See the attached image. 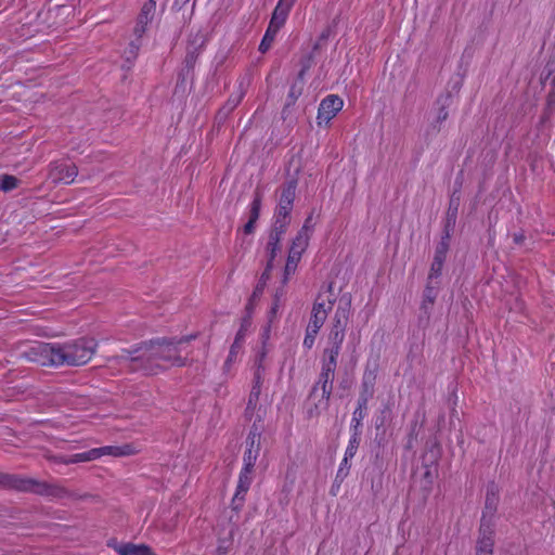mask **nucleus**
<instances>
[{
    "label": "nucleus",
    "mask_w": 555,
    "mask_h": 555,
    "mask_svg": "<svg viewBox=\"0 0 555 555\" xmlns=\"http://www.w3.org/2000/svg\"><path fill=\"white\" fill-rule=\"evenodd\" d=\"M193 337L144 341L133 349L122 350L120 354L111 358L109 362L128 372H143L145 375H154L172 366H184L186 359L179 354L178 346Z\"/></svg>",
    "instance_id": "obj_1"
},
{
    "label": "nucleus",
    "mask_w": 555,
    "mask_h": 555,
    "mask_svg": "<svg viewBox=\"0 0 555 555\" xmlns=\"http://www.w3.org/2000/svg\"><path fill=\"white\" fill-rule=\"evenodd\" d=\"M0 485L18 491L34 492L39 495L52 496L55 499L87 500L93 498V495L89 493L79 494L60 483H48L10 474H0Z\"/></svg>",
    "instance_id": "obj_2"
},
{
    "label": "nucleus",
    "mask_w": 555,
    "mask_h": 555,
    "mask_svg": "<svg viewBox=\"0 0 555 555\" xmlns=\"http://www.w3.org/2000/svg\"><path fill=\"white\" fill-rule=\"evenodd\" d=\"M335 371V366L322 363L318 380L312 386L308 398L310 404L308 408L309 417L319 416L322 411L328 409Z\"/></svg>",
    "instance_id": "obj_3"
},
{
    "label": "nucleus",
    "mask_w": 555,
    "mask_h": 555,
    "mask_svg": "<svg viewBox=\"0 0 555 555\" xmlns=\"http://www.w3.org/2000/svg\"><path fill=\"white\" fill-rule=\"evenodd\" d=\"M96 346V341L92 338H79L59 345L60 366H78L88 363L95 353Z\"/></svg>",
    "instance_id": "obj_4"
},
{
    "label": "nucleus",
    "mask_w": 555,
    "mask_h": 555,
    "mask_svg": "<svg viewBox=\"0 0 555 555\" xmlns=\"http://www.w3.org/2000/svg\"><path fill=\"white\" fill-rule=\"evenodd\" d=\"M23 354L28 361L41 366H60L59 345L38 343Z\"/></svg>",
    "instance_id": "obj_5"
},
{
    "label": "nucleus",
    "mask_w": 555,
    "mask_h": 555,
    "mask_svg": "<svg viewBox=\"0 0 555 555\" xmlns=\"http://www.w3.org/2000/svg\"><path fill=\"white\" fill-rule=\"evenodd\" d=\"M297 181L287 180L280 188V197L274 212V219L291 222V211L296 197Z\"/></svg>",
    "instance_id": "obj_6"
},
{
    "label": "nucleus",
    "mask_w": 555,
    "mask_h": 555,
    "mask_svg": "<svg viewBox=\"0 0 555 555\" xmlns=\"http://www.w3.org/2000/svg\"><path fill=\"white\" fill-rule=\"evenodd\" d=\"M350 298V295H344L339 300L335 314L332 319V324L327 337L345 339V332L351 309Z\"/></svg>",
    "instance_id": "obj_7"
},
{
    "label": "nucleus",
    "mask_w": 555,
    "mask_h": 555,
    "mask_svg": "<svg viewBox=\"0 0 555 555\" xmlns=\"http://www.w3.org/2000/svg\"><path fill=\"white\" fill-rule=\"evenodd\" d=\"M438 450L431 448L423 455L422 474L420 477V485L424 492V498L430 493L433 483L438 476Z\"/></svg>",
    "instance_id": "obj_8"
},
{
    "label": "nucleus",
    "mask_w": 555,
    "mask_h": 555,
    "mask_svg": "<svg viewBox=\"0 0 555 555\" xmlns=\"http://www.w3.org/2000/svg\"><path fill=\"white\" fill-rule=\"evenodd\" d=\"M78 175V168L75 164L66 162H52L48 167V179L52 183L70 184Z\"/></svg>",
    "instance_id": "obj_9"
},
{
    "label": "nucleus",
    "mask_w": 555,
    "mask_h": 555,
    "mask_svg": "<svg viewBox=\"0 0 555 555\" xmlns=\"http://www.w3.org/2000/svg\"><path fill=\"white\" fill-rule=\"evenodd\" d=\"M260 427L254 423L248 437L246 439V451L244 453V466L247 468L254 469V466L256 464V461L259 456L260 452V440H261V433Z\"/></svg>",
    "instance_id": "obj_10"
},
{
    "label": "nucleus",
    "mask_w": 555,
    "mask_h": 555,
    "mask_svg": "<svg viewBox=\"0 0 555 555\" xmlns=\"http://www.w3.org/2000/svg\"><path fill=\"white\" fill-rule=\"evenodd\" d=\"M344 102L338 95H327L322 100L318 109V125H328L336 114L343 108Z\"/></svg>",
    "instance_id": "obj_11"
},
{
    "label": "nucleus",
    "mask_w": 555,
    "mask_h": 555,
    "mask_svg": "<svg viewBox=\"0 0 555 555\" xmlns=\"http://www.w3.org/2000/svg\"><path fill=\"white\" fill-rule=\"evenodd\" d=\"M499 504V491L494 483H491L487 488L485 508L481 516L480 527L489 526L493 528V518L498 509Z\"/></svg>",
    "instance_id": "obj_12"
},
{
    "label": "nucleus",
    "mask_w": 555,
    "mask_h": 555,
    "mask_svg": "<svg viewBox=\"0 0 555 555\" xmlns=\"http://www.w3.org/2000/svg\"><path fill=\"white\" fill-rule=\"evenodd\" d=\"M156 14V1L147 0L143 3L141 11L137 18V24L133 34L138 39H141L146 31L147 25L154 20Z\"/></svg>",
    "instance_id": "obj_13"
},
{
    "label": "nucleus",
    "mask_w": 555,
    "mask_h": 555,
    "mask_svg": "<svg viewBox=\"0 0 555 555\" xmlns=\"http://www.w3.org/2000/svg\"><path fill=\"white\" fill-rule=\"evenodd\" d=\"M251 473H253V469L247 468V467H243L240 473L236 491L232 499V508L235 511H240L243 505V502L245 500V494L247 493V491L251 485V480H253Z\"/></svg>",
    "instance_id": "obj_14"
},
{
    "label": "nucleus",
    "mask_w": 555,
    "mask_h": 555,
    "mask_svg": "<svg viewBox=\"0 0 555 555\" xmlns=\"http://www.w3.org/2000/svg\"><path fill=\"white\" fill-rule=\"evenodd\" d=\"M251 322L249 318H244L242 320L241 328L236 333L235 339L230 348L228 358L224 362V370H230L232 364L236 361L238 353L242 350L243 341L245 338L246 331L250 326Z\"/></svg>",
    "instance_id": "obj_15"
},
{
    "label": "nucleus",
    "mask_w": 555,
    "mask_h": 555,
    "mask_svg": "<svg viewBox=\"0 0 555 555\" xmlns=\"http://www.w3.org/2000/svg\"><path fill=\"white\" fill-rule=\"evenodd\" d=\"M362 387H363V390L359 398L358 406L353 412L352 421H351L352 429L356 431H360V428L362 426V420L364 418V415H365L364 411L366 410L367 400H369V397H371L372 392H373L372 384H370L365 379L363 380Z\"/></svg>",
    "instance_id": "obj_16"
},
{
    "label": "nucleus",
    "mask_w": 555,
    "mask_h": 555,
    "mask_svg": "<svg viewBox=\"0 0 555 555\" xmlns=\"http://www.w3.org/2000/svg\"><path fill=\"white\" fill-rule=\"evenodd\" d=\"M296 0H279L278 5L275 7L268 28L279 33V30L283 27L288 16V13L294 5Z\"/></svg>",
    "instance_id": "obj_17"
},
{
    "label": "nucleus",
    "mask_w": 555,
    "mask_h": 555,
    "mask_svg": "<svg viewBox=\"0 0 555 555\" xmlns=\"http://www.w3.org/2000/svg\"><path fill=\"white\" fill-rule=\"evenodd\" d=\"M93 454L94 459H99L104 455H111V456H128L135 454L138 451L133 444L126 443L122 446H106L101 448H94Z\"/></svg>",
    "instance_id": "obj_18"
},
{
    "label": "nucleus",
    "mask_w": 555,
    "mask_h": 555,
    "mask_svg": "<svg viewBox=\"0 0 555 555\" xmlns=\"http://www.w3.org/2000/svg\"><path fill=\"white\" fill-rule=\"evenodd\" d=\"M493 528L480 527L476 545V555H493Z\"/></svg>",
    "instance_id": "obj_19"
},
{
    "label": "nucleus",
    "mask_w": 555,
    "mask_h": 555,
    "mask_svg": "<svg viewBox=\"0 0 555 555\" xmlns=\"http://www.w3.org/2000/svg\"><path fill=\"white\" fill-rule=\"evenodd\" d=\"M262 383L261 380H255L253 379V386H251V389H250V392H249V396H248V401H247V406H246V416H248L249 418H253L254 416H256V418L258 421L261 420V414H260V406L258 404L259 402V397H260V393H261V386H262Z\"/></svg>",
    "instance_id": "obj_20"
},
{
    "label": "nucleus",
    "mask_w": 555,
    "mask_h": 555,
    "mask_svg": "<svg viewBox=\"0 0 555 555\" xmlns=\"http://www.w3.org/2000/svg\"><path fill=\"white\" fill-rule=\"evenodd\" d=\"M345 339L327 337L326 347L323 350L322 363L337 367V358Z\"/></svg>",
    "instance_id": "obj_21"
},
{
    "label": "nucleus",
    "mask_w": 555,
    "mask_h": 555,
    "mask_svg": "<svg viewBox=\"0 0 555 555\" xmlns=\"http://www.w3.org/2000/svg\"><path fill=\"white\" fill-rule=\"evenodd\" d=\"M333 302L328 300L325 301H315L311 312V319L309 324L312 327L321 328L327 318L328 311L332 310Z\"/></svg>",
    "instance_id": "obj_22"
},
{
    "label": "nucleus",
    "mask_w": 555,
    "mask_h": 555,
    "mask_svg": "<svg viewBox=\"0 0 555 555\" xmlns=\"http://www.w3.org/2000/svg\"><path fill=\"white\" fill-rule=\"evenodd\" d=\"M205 44V36L199 31L194 35V37L190 40L186 55H185V64L188 67H193L196 59L199 54L201 49Z\"/></svg>",
    "instance_id": "obj_23"
},
{
    "label": "nucleus",
    "mask_w": 555,
    "mask_h": 555,
    "mask_svg": "<svg viewBox=\"0 0 555 555\" xmlns=\"http://www.w3.org/2000/svg\"><path fill=\"white\" fill-rule=\"evenodd\" d=\"M114 548L119 555H156L153 550L145 544L122 543L116 545Z\"/></svg>",
    "instance_id": "obj_24"
},
{
    "label": "nucleus",
    "mask_w": 555,
    "mask_h": 555,
    "mask_svg": "<svg viewBox=\"0 0 555 555\" xmlns=\"http://www.w3.org/2000/svg\"><path fill=\"white\" fill-rule=\"evenodd\" d=\"M268 354V348L266 343H262L261 349L257 352L255 358V372H254V379L255 380H264L266 371L268 369V363H266V358Z\"/></svg>",
    "instance_id": "obj_25"
},
{
    "label": "nucleus",
    "mask_w": 555,
    "mask_h": 555,
    "mask_svg": "<svg viewBox=\"0 0 555 555\" xmlns=\"http://www.w3.org/2000/svg\"><path fill=\"white\" fill-rule=\"evenodd\" d=\"M310 236L307 235V230H299L297 235L292 242V246L289 248L288 253H294L297 256L302 255V253L306 250L309 244Z\"/></svg>",
    "instance_id": "obj_26"
},
{
    "label": "nucleus",
    "mask_w": 555,
    "mask_h": 555,
    "mask_svg": "<svg viewBox=\"0 0 555 555\" xmlns=\"http://www.w3.org/2000/svg\"><path fill=\"white\" fill-rule=\"evenodd\" d=\"M288 224H289V222L274 219V223L269 233V240H268L269 245H274V244L281 243V240L284 236Z\"/></svg>",
    "instance_id": "obj_27"
},
{
    "label": "nucleus",
    "mask_w": 555,
    "mask_h": 555,
    "mask_svg": "<svg viewBox=\"0 0 555 555\" xmlns=\"http://www.w3.org/2000/svg\"><path fill=\"white\" fill-rule=\"evenodd\" d=\"M437 296V286L433 283L428 282L423 294L422 309L425 313H428V310L435 302Z\"/></svg>",
    "instance_id": "obj_28"
},
{
    "label": "nucleus",
    "mask_w": 555,
    "mask_h": 555,
    "mask_svg": "<svg viewBox=\"0 0 555 555\" xmlns=\"http://www.w3.org/2000/svg\"><path fill=\"white\" fill-rule=\"evenodd\" d=\"M300 258V256H297L294 253H288L287 261L284 268L283 284H285L289 276L295 273Z\"/></svg>",
    "instance_id": "obj_29"
},
{
    "label": "nucleus",
    "mask_w": 555,
    "mask_h": 555,
    "mask_svg": "<svg viewBox=\"0 0 555 555\" xmlns=\"http://www.w3.org/2000/svg\"><path fill=\"white\" fill-rule=\"evenodd\" d=\"M21 184V180L12 175H0V190L8 193L17 189Z\"/></svg>",
    "instance_id": "obj_30"
},
{
    "label": "nucleus",
    "mask_w": 555,
    "mask_h": 555,
    "mask_svg": "<svg viewBox=\"0 0 555 555\" xmlns=\"http://www.w3.org/2000/svg\"><path fill=\"white\" fill-rule=\"evenodd\" d=\"M449 240H450V234L447 231L444 236H442L441 241L436 246L434 260H439V261L444 262V260L447 258L448 250H449Z\"/></svg>",
    "instance_id": "obj_31"
},
{
    "label": "nucleus",
    "mask_w": 555,
    "mask_h": 555,
    "mask_svg": "<svg viewBox=\"0 0 555 555\" xmlns=\"http://www.w3.org/2000/svg\"><path fill=\"white\" fill-rule=\"evenodd\" d=\"M280 250H281V244L269 245V242L267 243L268 261H267L266 270L262 274V279L269 278V273L273 267V260Z\"/></svg>",
    "instance_id": "obj_32"
},
{
    "label": "nucleus",
    "mask_w": 555,
    "mask_h": 555,
    "mask_svg": "<svg viewBox=\"0 0 555 555\" xmlns=\"http://www.w3.org/2000/svg\"><path fill=\"white\" fill-rule=\"evenodd\" d=\"M359 444H360V431L353 430V434L350 437L349 443L345 451V455H347V459H352L356 455Z\"/></svg>",
    "instance_id": "obj_33"
},
{
    "label": "nucleus",
    "mask_w": 555,
    "mask_h": 555,
    "mask_svg": "<svg viewBox=\"0 0 555 555\" xmlns=\"http://www.w3.org/2000/svg\"><path fill=\"white\" fill-rule=\"evenodd\" d=\"M260 207H261V194L259 192L255 193V197L250 205V211H249V220L251 222H256L259 218L260 214Z\"/></svg>",
    "instance_id": "obj_34"
},
{
    "label": "nucleus",
    "mask_w": 555,
    "mask_h": 555,
    "mask_svg": "<svg viewBox=\"0 0 555 555\" xmlns=\"http://www.w3.org/2000/svg\"><path fill=\"white\" fill-rule=\"evenodd\" d=\"M276 34V31L267 28V31L259 44V51L261 53H266L271 48V44L273 43Z\"/></svg>",
    "instance_id": "obj_35"
},
{
    "label": "nucleus",
    "mask_w": 555,
    "mask_h": 555,
    "mask_svg": "<svg viewBox=\"0 0 555 555\" xmlns=\"http://www.w3.org/2000/svg\"><path fill=\"white\" fill-rule=\"evenodd\" d=\"M350 461L351 459H347V455H344V459L336 473V481L341 482L348 476L351 466Z\"/></svg>",
    "instance_id": "obj_36"
},
{
    "label": "nucleus",
    "mask_w": 555,
    "mask_h": 555,
    "mask_svg": "<svg viewBox=\"0 0 555 555\" xmlns=\"http://www.w3.org/2000/svg\"><path fill=\"white\" fill-rule=\"evenodd\" d=\"M94 454H93V450H89L87 452H83V453H78V454H74L72 456H68V461L67 463L68 464H76V463H80V462H91V461H94Z\"/></svg>",
    "instance_id": "obj_37"
},
{
    "label": "nucleus",
    "mask_w": 555,
    "mask_h": 555,
    "mask_svg": "<svg viewBox=\"0 0 555 555\" xmlns=\"http://www.w3.org/2000/svg\"><path fill=\"white\" fill-rule=\"evenodd\" d=\"M443 263V261L433 260L428 274V282L434 284V281L441 275Z\"/></svg>",
    "instance_id": "obj_38"
},
{
    "label": "nucleus",
    "mask_w": 555,
    "mask_h": 555,
    "mask_svg": "<svg viewBox=\"0 0 555 555\" xmlns=\"http://www.w3.org/2000/svg\"><path fill=\"white\" fill-rule=\"evenodd\" d=\"M44 457L50 461V462H53V463H56V464H65V465H68L67 461H68V456H64V455H54V454H51V453H47L44 454Z\"/></svg>",
    "instance_id": "obj_39"
},
{
    "label": "nucleus",
    "mask_w": 555,
    "mask_h": 555,
    "mask_svg": "<svg viewBox=\"0 0 555 555\" xmlns=\"http://www.w3.org/2000/svg\"><path fill=\"white\" fill-rule=\"evenodd\" d=\"M138 40L139 39L137 38L135 41H132L127 50V54H129V56L131 57H135L139 52L140 43L138 42Z\"/></svg>",
    "instance_id": "obj_40"
},
{
    "label": "nucleus",
    "mask_w": 555,
    "mask_h": 555,
    "mask_svg": "<svg viewBox=\"0 0 555 555\" xmlns=\"http://www.w3.org/2000/svg\"><path fill=\"white\" fill-rule=\"evenodd\" d=\"M448 116H449V114H448L447 108L444 106H441L438 109V113H437L436 124L440 125L441 122H443L448 118Z\"/></svg>",
    "instance_id": "obj_41"
},
{
    "label": "nucleus",
    "mask_w": 555,
    "mask_h": 555,
    "mask_svg": "<svg viewBox=\"0 0 555 555\" xmlns=\"http://www.w3.org/2000/svg\"><path fill=\"white\" fill-rule=\"evenodd\" d=\"M305 229L307 230V235L311 236V234L313 232L312 215L307 217V219L305 220V223L300 230H305Z\"/></svg>",
    "instance_id": "obj_42"
},
{
    "label": "nucleus",
    "mask_w": 555,
    "mask_h": 555,
    "mask_svg": "<svg viewBox=\"0 0 555 555\" xmlns=\"http://www.w3.org/2000/svg\"><path fill=\"white\" fill-rule=\"evenodd\" d=\"M311 64H312V55H309L307 57V60H305L302 62V68L300 70V73H299L300 77L305 74L306 70H308L311 67Z\"/></svg>",
    "instance_id": "obj_43"
},
{
    "label": "nucleus",
    "mask_w": 555,
    "mask_h": 555,
    "mask_svg": "<svg viewBox=\"0 0 555 555\" xmlns=\"http://www.w3.org/2000/svg\"><path fill=\"white\" fill-rule=\"evenodd\" d=\"M242 99V93H240L236 98L234 99H230L227 106H228V111H232L241 101Z\"/></svg>",
    "instance_id": "obj_44"
},
{
    "label": "nucleus",
    "mask_w": 555,
    "mask_h": 555,
    "mask_svg": "<svg viewBox=\"0 0 555 555\" xmlns=\"http://www.w3.org/2000/svg\"><path fill=\"white\" fill-rule=\"evenodd\" d=\"M315 337L306 335L304 338V346L308 349H311L314 345Z\"/></svg>",
    "instance_id": "obj_45"
},
{
    "label": "nucleus",
    "mask_w": 555,
    "mask_h": 555,
    "mask_svg": "<svg viewBox=\"0 0 555 555\" xmlns=\"http://www.w3.org/2000/svg\"><path fill=\"white\" fill-rule=\"evenodd\" d=\"M299 93H300L299 89L297 90L295 86L291 87L288 96L292 99V103L295 102V100L298 98Z\"/></svg>",
    "instance_id": "obj_46"
},
{
    "label": "nucleus",
    "mask_w": 555,
    "mask_h": 555,
    "mask_svg": "<svg viewBox=\"0 0 555 555\" xmlns=\"http://www.w3.org/2000/svg\"><path fill=\"white\" fill-rule=\"evenodd\" d=\"M319 331H320L319 328L312 327L310 324H308L307 330H306V335L317 337Z\"/></svg>",
    "instance_id": "obj_47"
},
{
    "label": "nucleus",
    "mask_w": 555,
    "mask_h": 555,
    "mask_svg": "<svg viewBox=\"0 0 555 555\" xmlns=\"http://www.w3.org/2000/svg\"><path fill=\"white\" fill-rule=\"evenodd\" d=\"M256 222H251V220H248V222L244 225V232L246 234H250L254 231Z\"/></svg>",
    "instance_id": "obj_48"
},
{
    "label": "nucleus",
    "mask_w": 555,
    "mask_h": 555,
    "mask_svg": "<svg viewBox=\"0 0 555 555\" xmlns=\"http://www.w3.org/2000/svg\"><path fill=\"white\" fill-rule=\"evenodd\" d=\"M513 240L516 244H521L525 241V235L524 233H515Z\"/></svg>",
    "instance_id": "obj_49"
},
{
    "label": "nucleus",
    "mask_w": 555,
    "mask_h": 555,
    "mask_svg": "<svg viewBox=\"0 0 555 555\" xmlns=\"http://www.w3.org/2000/svg\"><path fill=\"white\" fill-rule=\"evenodd\" d=\"M190 0H176V3L180 7H184Z\"/></svg>",
    "instance_id": "obj_50"
},
{
    "label": "nucleus",
    "mask_w": 555,
    "mask_h": 555,
    "mask_svg": "<svg viewBox=\"0 0 555 555\" xmlns=\"http://www.w3.org/2000/svg\"><path fill=\"white\" fill-rule=\"evenodd\" d=\"M278 307H279V305H278V302H275L274 306L271 309V314L272 315H274L276 313Z\"/></svg>",
    "instance_id": "obj_51"
}]
</instances>
